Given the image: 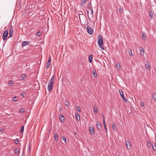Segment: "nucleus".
<instances>
[{
    "mask_svg": "<svg viewBox=\"0 0 156 156\" xmlns=\"http://www.w3.org/2000/svg\"><path fill=\"white\" fill-rule=\"evenodd\" d=\"M96 126L97 128L98 129L100 130L101 129L102 127L101 123L97 121L96 122Z\"/></svg>",
    "mask_w": 156,
    "mask_h": 156,
    "instance_id": "nucleus-8",
    "label": "nucleus"
},
{
    "mask_svg": "<svg viewBox=\"0 0 156 156\" xmlns=\"http://www.w3.org/2000/svg\"><path fill=\"white\" fill-rule=\"evenodd\" d=\"M153 99L154 101H156V93H154V94H153Z\"/></svg>",
    "mask_w": 156,
    "mask_h": 156,
    "instance_id": "nucleus-30",
    "label": "nucleus"
},
{
    "mask_svg": "<svg viewBox=\"0 0 156 156\" xmlns=\"http://www.w3.org/2000/svg\"><path fill=\"white\" fill-rule=\"evenodd\" d=\"M26 77V75L25 74H22L21 76V80H23L25 79Z\"/></svg>",
    "mask_w": 156,
    "mask_h": 156,
    "instance_id": "nucleus-24",
    "label": "nucleus"
},
{
    "mask_svg": "<svg viewBox=\"0 0 156 156\" xmlns=\"http://www.w3.org/2000/svg\"><path fill=\"white\" fill-rule=\"evenodd\" d=\"M51 62H47L46 65V67L47 69H48L49 68V67H50V65H51Z\"/></svg>",
    "mask_w": 156,
    "mask_h": 156,
    "instance_id": "nucleus-27",
    "label": "nucleus"
},
{
    "mask_svg": "<svg viewBox=\"0 0 156 156\" xmlns=\"http://www.w3.org/2000/svg\"><path fill=\"white\" fill-rule=\"evenodd\" d=\"M64 104L66 106H69V102L67 100H65L64 101Z\"/></svg>",
    "mask_w": 156,
    "mask_h": 156,
    "instance_id": "nucleus-23",
    "label": "nucleus"
},
{
    "mask_svg": "<svg viewBox=\"0 0 156 156\" xmlns=\"http://www.w3.org/2000/svg\"><path fill=\"white\" fill-rule=\"evenodd\" d=\"M128 52L129 55L130 56H132L133 55L132 52V50L131 49H129L128 50Z\"/></svg>",
    "mask_w": 156,
    "mask_h": 156,
    "instance_id": "nucleus-28",
    "label": "nucleus"
},
{
    "mask_svg": "<svg viewBox=\"0 0 156 156\" xmlns=\"http://www.w3.org/2000/svg\"><path fill=\"white\" fill-rule=\"evenodd\" d=\"M140 104L141 106L142 107H144V103L143 102H141Z\"/></svg>",
    "mask_w": 156,
    "mask_h": 156,
    "instance_id": "nucleus-42",
    "label": "nucleus"
},
{
    "mask_svg": "<svg viewBox=\"0 0 156 156\" xmlns=\"http://www.w3.org/2000/svg\"><path fill=\"white\" fill-rule=\"evenodd\" d=\"M24 129V126H22L20 128V133H23V132Z\"/></svg>",
    "mask_w": 156,
    "mask_h": 156,
    "instance_id": "nucleus-29",
    "label": "nucleus"
},
{
    "mask_svg": "<svg viewBox=\"0 0 156 156\" xmlns=\"http://www.w3.org/2000/svg\"><path fill=\"white\" fill-rule=\"evenodd\" d=\"M87 32L89 34L92 35L94 32L93 30L91 29L89 26H87Z\"/></svg>",
    "mask_w": 156,
    "mask_h": 156,
    "instance_id": "nucleus-4",
    "label": "nucleus"
},
{
    "mask_svg": "<svg viewBox=\"0 0 156 156\" xmlns=\"http://www.w3.org/2000/svg\"><path fill=\"white\" fill-rule=\"evenodd\" d=\"M55 76H53L51 78L50 81L48 82V91H50L53 89V85L55 81Z\"/></svg>",
    "mask_w": 156,
    "mask_h": 156,
    "instance_id": "nucleus-1",
    "label": "nucleus"
},
{
    "mask_svg": "<svg viewBox=\"0 0 156 156\" xmlns=\"http://www.w3.org/2000/svg\"><path fill=\"white\" fill-rule=\"evenodd\" d=\"M54 137L55 139V140L56 141H57L58 140V135L55 133L54 134Z\"/></svg>",
    "mask_w": 156,
    "mask_h": 156,
    "instance_id": "nucleus-19",
    "label": "nucleus"
},
{
    "mask_svg": "<svg viewBox=\"0 0 156 156\" xmlns=\"http://www.w3.org/2000/svg\"><path fill=\"white\" fill-rule=\"evenodd\" d=\"M19 152L18 148H16L14 152L16 154H17Z\"/></svg>",
    "mask_w": 156,
    "mask_h": 156,
    "instance_id": "nucleus-37",
    "label": "nucleus"
},
{
    "mask_svg": "<svg viewBox=\"0 0 156 156\" xmlns=\"http://www.w3.org/2000/svg\"><path fill=\"white\" fill-rule=\"evenodd\" d=\"M126 147L128 150H129L131 149V144L130 143L129 141H126Z\"/></svg>",
    "mask_w": 156,
    "mask_h": 156,
    "instance_id": "nucleus-5",
    "label": "nucleus"
},
{
    "mask_svg": "<svg viewBox=\"0 0 156 156\" xmlns=\"http://www.w3.org/2000/svg\"><path fill=\"white\" fill-rule=\"evenodd\" d=\"M1 132L2 131V130L1 129Z\"/></svg>",
    "mask_w": 156,
    "mask_h": 156,
    "instance_id": "nucleus-50",
    "label": "nucleus"
},
{
    "mask_svg": "<svg viewBox=\"0 0 156 156\" xmlns=\"http://www.w3.org/2000/svg\"><path fill=\"white\" fill-rule=\"evenodd\" d=\"M93 75L94 77H96L97 76V73L95 70L93 72Z\"/></svg>",
    "mask_w": 156,
    "mask_h": 156,
    "instance_id": "nucleus-34",
    "label": "nucleus"
},
{
    "mask_svg": "<svg viewBox=\"0 0 156 156\" xmlns=\"http://www.w3.org/2000/svg\"><path fill=\"white\" fill-rule=\"evenodd\" d=\"M87 0H81L80 4V5L81 6H83V4L87 2Z\"/></svg>",
    "mask_w": 156,
    "mask_h": 156,
    "instance_id": "nucleus-13",
    "label": "nucleus"
},
{
    "mask_svg": "<svg viewBox=\"0 0 156 156\" xmlns=\"http://www.w3.org/2000/svg\"><path fill=\"white\" fill-rule=\"evenodd\" d=\"M14 84V83H13V82L11 81V80H10L9 81V82L8 83V85L10 86H12V85H13Z\"/></svg>",
    "mask_w": 156,
    "mask_h": 156,
    "instance_id": "nucleus-26",
    "label": "nucleus"
},
{
    "mask_svg": "<svg viewBox=\"0 0 156 156\" xmlns=\"http://www.w3.org/2000/svg\"><path fill=\"white\" fill-rule=\"evenodd\" d=\"M147 148H150L151 146V144L150 140H148L147 141Z\"/></svg>",
    "mask_w": 156,
    "mask_h": 156,
    "instance_id": "nucleus-12",
    "label": "nucleus"
},
{
    "mask_svg": "<svg viewBox=\"0 0 156 156\" xmlns=\"http://www.w3.org/2000/svg\"><path fill=\"white\" fill-rule=\"evenodd\" d=\"M9 37H12V36L13 35V29H11V28H10L9 31Z\"/></svg>",
    "mask_w": 156,
    "mask_h": 156,
    "instance_id": "nucleus-18",
    "label": "nucleus"
},
{
    "mask_svg": "<svg viewBox=\"0 0 156 156\" xmlns=\"http://www.w3.org/2000/svg\"><path fill=\"white\" fill-rule=\"evenodd\" d=\"M62 139L64 141V142L66 143H67L66 139V137L63 136L62 137Z\"/></svg>",
    "mask_w": 156,
    "mask_h": 156,
    "instance_id": "nucleus-36",
    "label": "nucleus"
},
{
    "mask_svg": "<svg viewBox=\"0 0 156 156\" xmlns=\"http://www.w3.org/2000/svg\"><path fill=\"white\" fill-rule=\"evenodd\" d=\"M59 119L61 122H64L65 119V117L62 115H61L59 117Z\"/></svg>",
    "mask_w": 156,
    "mask_h": 156,
    "instance_id": "nucleus-17",
    "label": "nucleus"
},
{
    "mask_svg": "<svg viewBox=\"0 0 156 156\" xmlns=\"http://www.w3.org/2000/svg\"><path fill=\"white\" fill-rule=\"evenodd\" d=\"M42 33L41 31H39L37 33V35L38 36H40L41 34Z\"/></svg>",
    "mask_w": 156,
    "mask_h": 156,
    "instance_id": "nucleus-38",
    "label": "nucleus"
},
{
    "mask_svg": "<svg viewBox=\"0 0 156 156\" xmlns=\"http://www.w3.org/2000/svg\"><path fill=\"white\" fill-rule=\"evenodd\" d=\"M149 16L152 18L153 16V13L152 11L150 10L149 13Z\"/></svg>",
    "mask_w": 156,
    "mask_h": 156,
    "instance_id": "nucleus-31",
    "label": "nucleus"
},
{
    "mask_svg": "<svg viewBox=\"0 0 156 156\" xmlns=\"http://www.w3.org/2000/svg\"><path fill=\"white\" fill-rule=\"evenodd\" d=\"M20 113H24L25 111L24 109V108H22L20 109Z\"/></svg>",
    "mask_w": 156,
    "mask_h": 156,
    "instance_id": "nucleus-35",
    "label": "nucleus"
},
{
    "mask_svg": "<svg viewBox=\"0 0 156 156\" xmlns=\"http://www.w3.org/2000/svg\"><path fill=\"white\" fill-rule=\"evenodd\" d=\"M81 13H82V14H83V12H82L81 11Z\"/></svg>",
    "mask_w": 156,
    "mask_h": 156,
    "instance_id": "nucleus-48",
    "label": "nucleus"
},
{
    "mask_svg": "<svg viewBox=\"0 0 156 156\" xmlns=\"http://www.w3.org/2000/svg\"><path fill=\"white\" fill-rule=\"evenodd\" d=\"M87 13L88 16V17L89 18V11H87Z\"/></svg>",
    "mask_w": 156,
    "mask_h": 156,
    "instance_id": "nucleus-47",
    "label": "nucleus"
},
{
    "mask_svg": "<svg viewBox=\"0 0 156 156\" xmlns=\"http://www.w3.org/2000/svg\"><path fill=\"white\" fill-rule=\"evenodd\" d=\"M18 142H19L18 139H16L15 140V144H18Z\"/></svg>",
    "mask_w": 156,
    "mask_h": 156,
    "instance_id": "nucleus-41",
    "label": "nucleus"
},
{
    "mask_svg": "<svg viewBox=\"0 0 156 156\" xmlns=\"http://www.w3.org/2000/svg\"><path fill=\"white\" fill-rule=\"evenodd\" d=\"M16 96L12 98V100L14 101H17V100L16 99Z\"/></svg>",
    "mask_w": 156,
    "mask_h": 156,
    "instance_id": "nucleus-40",
    "label": "nucleus"
},
{
    "mask_svg": "<svg viewBox=\"0 0 156 156\" xmlns=\"http://www.w3.org/2000/svg\"><path fill=\"white\" fill-rule=\"evenodd\" d=\"M112 129L114 131H116L117 130V128L116 126H115V124L114 123H112Z\"/></svg>",
    "mask_w": 156,
    "mask_h": 156,
    "instance_id": "nucleus-15",
    "label": "nucleus"
},
{
    "mask_svg": "<svg viewBox=\"0 0 156 156\" xmlns=\"http://www.w3.org/2000/svg\"><path fill=\"white\" fill-rule=\"evenodd\" d=\"M76 110L78 112H80L81 111L80 107V106H77Z\"/></svg>",
    "mask_w": 156,
    "mask_h": 156,
    "instance_id": "nucleus-32",
    "label": "nucleus"
},
{
    "mask_svg": "<svg viewBox=\"0 0 156 156\" xmlns=\"http://www.w3.org/2000/svg\"><path fill=\"white\" fill-rule=\"evenodd\" d=\"M119 91L120 94L122 99V100L125 102H127V100L125 98L124 96L123 92L121 89H119Z\"/></svg>",
    "mask_w": 156,
    "mask_h": 156,
    "instance_id": "nucleus-3",
    "label": "nucleus"
},
{
    "mask_svg": "<svg viewBox=\"0 0 156 156\" xmlns=\"http://www.w3.org/2000/svg\"><path fill=\"white\" fill-rule=\"evenodd\" d=\"M116 67L118 69H119V68L120 67V64L119 63H117L115 64Z\"/></svg>",
    "mask_w": 156,
    "mask_h": 156,
    "instance_id": "nucleus-33",
    "label": "nucleus"
},
{
    "mask_svg": "<svg viewBox=\"0 0 156 156\" xmlns=\"http://www.w3.org/2000/svg\"><path fill=\"white\" fill-rule=\"evenodd\" d=\"M93 58V55H90L89 57V62L90 63L91 62Z\"/></svg>",
    "mask_w": 156,
    "mask_h": 156,
    "instance_id": "nucleus-22",
    "label": "nucleus"
},
{
    "mask_svg": "<svg viewBox=\"0 0 156 156\" xmlns=\"http://www.w3.org/2000/svg\"><path fill=\"white\" fill-rule=\"evenodd\" d=\"M151 146L153 148V150L154 151H156V144L154 142H152L151 144Z\"/></svg>",
    "mask_w": 156,
    "mask_h": 156,
    "instance_id": "nucleus-10",
    "label": "nucleus"
},
{
    "mask_svg": "<svg viewBox=\"0 0 156 156\" xmlns=\"http://www.w3.org/2000/svg\"><path fill=\"white\" fill-rule=\"evenodd\" d=\"M21 96L22 97H24V96H24V94L23 93H21Z\"/></svg>",
    "mask_w": 156,
    "mask_h": 156,
    "instance_id": "nucleus-45",
    "label": "nucleus"
},
{
    "mask_svg": "<svg viewBox=\"0 0 156 156\" xmlns=\"http://www.w3.org/2000/svg\"><path fill=\"white\" fill-rule=\"evenodd\" d=\"M51 56H50L49 58L48 59V61L47 62H51Z\"/></svg>",
    "mask_w": 156,
    "mask_h": 156,
    "instance_id": "nucleus-43",
    "label": "nucleus"
},
{
    "mask_svg": "<svg viewBox=\"0 0 156 156\" xmlns=\"http://www.w3.org/2000/svg\"><path fill=\"white\" fill-rule=\"evenodd\" d=\"M91 13L92 15H93V11L92 9V7H91Z\"/></svg>",
    "mask_w": 156,
    "mask_h": 156,
    "instance_id": "nucleus-44",
    "label": "nucleus"
},
{
    "mask_svg": "<svg viewBox=\"0 0 156 156\" xmlns=\"http://www.w3.org/2000/svg\"><path fill=\"white\" fill-rule=\"evenodd\" d=\"M119 12L120 13H122L123 12V9H122L120 8L119 9Z\"/></svg>",
    "mask_w": 156,
    "mask_h": 156,
    "instance_id": "nucleus-39",
    "label": "nucleus"
},
{
    "mask_svg": "<svg viewBox=\"0 0 156 156\" xmlns=\"http://www.w3.org/2000/svg\"><path fill=\"white\" fill-rule=\"evenodd\" d=\"M29 42L28 41H23L22 44V46L24 47L25 46H26L29 43Z\"/></svg>",
    "mask_w": 156,
    "mask_h": 156,
    "instance_id": "nucleus-14",
    "label": "nucleus"
},
{
    "mask_svg": "<svg viewBox=\"0 0 156 156\" xmlns=\"http://www.w3.org/2000/svg\"><path fill=\"white\" fill-rule=\"evenodd\" d=\"M93 111L95 114L97 113V108L96 106H95L94 107Z\"/></svg>",
    "mask_w": 156,
    "mask_h": 156,
    "instance_id": "nucleus-21",
    "label": "nucleus"
},
{
    "mask_svg": "<svg viewBox=\"0 0 156 156\" xmlns=\"http://www.w3.org/2000/svg\"><path fill=\"white\" fill-rule=\"evenodd\" d=\"M88 5L89 6H90V7H91H91L92 6V5H91V2L89 4H88Z\"/></svg>",
    "mask_w": 156,
    "mask_h": 156,
    "instance_id": "nucleus-46",
    "label": "nucleus"
},
{
    "mask_svg": "<svg viewBox=\"0 0 156 156\" xmlns=\"http://www.w3.org/2000/svg\"><path fill=\"white\" fill-rule=\"evenodd\" d=\"M81 13H82V14H83V12H82L81 11Z\"/></svg>",
    "mask_w": 156,
    "mask_h": 156,
    "instance_id": "nucleus-49",
    "label": "nucleus"
},
{
    "mask_svg": "<svg viewBox=\"0 0 156 156\" xmlns=\"http://www.w3.org/2000/svg\"><path fill=\"white\" fill-rule=\"evenodd\" d=\"M145 66L146 69L148 70H150L151 69L149 63L147 62H146L145 63Z\"/></svg>",
    "mask_w": 156,
    "mask_h": 156,
    "instance_id": "nucleus-9",
    "label": "nucleus"
},
{
    "mask_svg": "<svg viewBox=\"0 0 156 156\" xmlns=\"http://www.w3.org/2000/svg\"><path fill=\"white\" fill-rule=\"evenodd\" d=\"M98 38L99 40L98 42V44L99 47L102 50H104L105 48L104 46L103 41L102 39L101 36L99 34Z\"/></svg>",
    "mask_w": 156,
    "mask_h": 156,
    "instance_id": "nucleus-2",
    "label": "nucleus"
},
{
    "mask_svg": "<svg viewBox=\"0 0 156 156\" xmlns=\"http://www.w3.org/2000/svg\"><path fill=\"white\" fill-rule=\"evenodd\" d=\"M8 34V30H5L4 32L3 35V39L5 40L6 39Z\"/></svg>",
    "mask_w": 156,
    "mask_h": 156,
    "instance_id": "nucleus-6",
    "label": "nucleus"
},
{
    "mask_svg": "<svg viewBox=\"0 0 156 156\" xmlns=\"http://www.w3.org/2000/svg\"><path fill=\"white\" fill-rule=\"evenodd\" d=\"M139 50L140 51V54L141 56H143L144 55V50L143 48L142 47L139 48Z\"/></svg>",
    "mask_w": 156,
    "mask_h": 156,
    "instance_id": "nucleus-7",
    "label": "nucleus"
},
{
    "mask_svg": "<svg viewBox=\"0 0 156 156\" xmlns=\"http://www.w3.org/2000/svg\"><path fill=\"white\" fill-rule=\"evenodd\" d=\"M1 132L2 131V130L1 129Z\"/></svg>",
    "mask_w": 156,
    "mask_h": 156,
    "instance_id": "nucleus-51",
    "label": "nucleus"
},
{
    "mask_svg": "<svg viewBox=\"0 0 156 156\" xmlns=\"http://www.w3.org/2000/svg\"><path fill=\"white\" fill-rule=\"evenodd\" d=\"M89 130L90 132L91 135L94 134V128L92 127H89Z\"/></svg>",
    "mask_w": 156,
    "mask_h": 156,
    "instance_id": "nucleus-16",
    "label": "nucleus"
},
{
    "mask_svg": "<svg viewBox=\"0 0 156 156\" xmlns=\"http://www.w3.org/2000/svg\"><path fill=\"white\" fill-rule=\"evenodd\" d=\"M75 116L76 117V118L77 120L78 121H79V120H80V116L78 113H75Z\"/></svg>",
    "mask_w": 156,
    "mask_h": 156,
    "instance_id": "nucleus-20",
    "label": "nucleus"
},
{
    "mask_svg": "<svg viewBox=\"0 0 156 156\" xmlns=\"http://www.w3.org/2000/svg\"><path fill=\"white\" fill-rule=\"evenodd\" d=\"M103 124H104V127H105V130L106 131V134H107V128L106 127V124H105V118H104V115H103Z\"/></svg>",
    "mask_w": 156,
    "mask_h": 156,
    "instance_id": "nucleus-11",
    "label": "nucleus"
},
{
    "mask_svg": "<svg viewBox=\"0 0 156 156\" xmlns=\"http://www.w3.org/2000/svg\"><path fill=\"white\" fill-rule=\"evenodd\" d=\"M118 156H119V155H118Z\"/></svg>",
    "mask_w": 156,
    "mask_h": 156,
    "instance_id": "nucleus-52",
    "label": "nucleus"
},
{
    "mask_svg": "<svg viewBox=\"0 0 156 156\" xmlns=\"http://www.w3.org/2000/svg\"><path fill=\"white\" fill-rule=\"evenodd\" d=\"M146 37V34L145 33H143L142 34V38L144 40H145Z\"/></svg>",
    "mask_w": 156,
    "mask_h": 156,
    "instance_id": "nucleus-25",
    "label": "nucleus"
}]
</instances>
